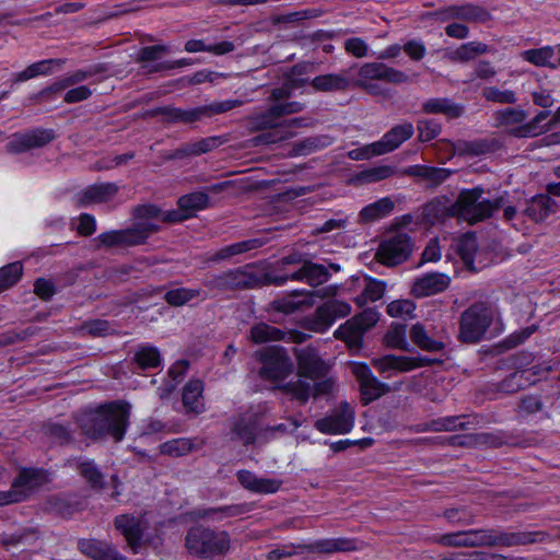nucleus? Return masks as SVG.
<instances>
[{
  "mask_svg": "<svg viewBox=\"0 0 560 560\" xmlns=\"http://www.w3.org/2000/svg\"><path fill=\"white\" fill-rule=\"evenodd\" d=\"M494 313L493 306L488 302L472 303L460 315L459 340L466 343L479 342L491 326Z\"/></svg>",
  "mask_w": 560,
  "mask_h": 560,
  "instance_id": "5",
  "label": "nucleus"
},
{
  "mask_svg": "<svg viewBox=\"0 0 560 560\" xmlns=\"http://www.w3.org/2000/svg\"><path fill=\"white\" fill-rule=\"evenodd\" d=\"M75 468L79 475L89 483L91 489L101 491L105 487L104 475L93 460L80 459Z\"/></svg>",
  "mask_w": 560,
  "mask_h": 560,
  "instance_id": "42",
  "label": "nucleus"
},
{
  "mask_svg": "<svg viewBox=\"0 0 560 560\" xmlns=\"http://www.w3.org/2000/svg\"><path fill=\"white\" fill-rule=\"evenodd\" d=\"M411 341L428 352H438L445 348L444 329L436 330L432 324L417 323L411 326Z\"/></svg>",
  "mask_w": 560,
  "mask_h": 560,
  "instance_id": "17",
  "label": "nucleus"
},
{
  "mask_svg": "<svg viewBox=\"0 0 560 560\" xmlns=\"http://www.w3.org/2000/svg\"><path fill=\"white\" fill-rule=\"evenodd\" d=\"M115 526L124 535L131 550L137 553L143 534L140 521L132 515L122 514L116 516Z\"/></svg>",
  "mask_w": 560,
  "mask_h": 560,
  "instance_id": "33",
  "label": "nucleus"
},
{
  "mask_svg": "<svg viewBox=\"0 0 560 560\" xmlns=\"http://www.w3.org/2000/svg\"><path fill=\"white\" fill-rule=\"evenodd\" d=\"M306 118L298 117L291 119H281L280 128L273 133H260L253 139L255 145L276 144L289 140L295 136L293 129L308 127Z\"/></svg>",
  "mask_w": 560,
  "mask_h": 560,
  "instance_id": "24",
  "label": "nucleus"
},
{
  "mask_svg": "<svg viewBox=\"0 0 560 560\" xmlns=\"http://www.w3.org/2000/svg\"><path fill=\"white\" fill-rule=\"evenodd\" d=\"M132 215L136 220L142 222H153L155 224H158V222H183L191 217L190 213H186L185 211H182L179 208L178 210L163 211L158 206L151 203L136 206L132 209Z\"/></svg>",
  "mask_w": 560,
  "mask_h": 560,
  "instance_id": "20",
  "label": "nucleus"
},
{
  "mask_svg": "<svg viewBox=\"0 0 560 560\" xmlns=\"http://www.w3.org/2000/svg\"><path fill=\"white\" fill-rule=\"evenodd\" d=\"M352 373L359 382L361 401L364 406L390 392V386L378 381L366 364H353Z\"/></svg>",
  "mask_w": 560,
  "mask_h": 560,
  "instance_id": "14",
  "label": "nucleus"
},
{
  "mask_svg": "<svg viewBox=\"0 0 560 560\" xmlns=\"http://www.w3.org/2000/svg\"><path fill=\"white\" fill-rule=\"evenodd\" d=\"M131 362L140 370L155 369L162 363L159 349L151 345H141L135 351Z\"/></svg>",
  "mask_w": 560,
  "mask_h": 560,
  "instance_id": "40",
  "label": "nucleus"
},
{
  "mask_svg": "<svg viewBox=\"0 0 560 560\" xmlns=\"http://www.w3.org/2000/svg\"><path fill=\"white\" fill-rule=\"evenodd\" d=\"M483 189L475 187L462 190L454 203L447 205L444 200H432L423 208V217L430 223L446 217H457L469 224L483 221L492 217L500 208L505 206L503 196L494 199H482Z\"/></svg>",
  "mask_w": 560,
  "mask_h": 560,
  "instance_id": "1",
  "label": "nucleus"
},
{
  "mask_svg": "<svg viewBox=\"0 0 560 560\" xmlns=\"http://www.w3.org/2000/svg\"><path fill=\"white\" fill-rule=\"evenodd\" d=\"M332 382L330 380H324L311 384L310 382L298 378L290 381L280 387L285 394L292 395L300 404H305L311 396L324 395L330 392Z\"/></svg>",
  "mask_w": 560,
  "mask_h": 560,
  "instance_id": "22",
  "label": "nucleus"
},
{
  "mask_svg": "<svg viewBox=\"0 0 560 560\" xmlns=\"http://www.w3.org/2000/svg\"><path fill=\"white\" fill-rule=\"evenodd\" d=\"M298 548L317 553L347 552L355 550L357 542L347 538H331L317 540L308 545H299Z\"/></svg>",
  "mask_w": 560,
  "mask_h": 560,
  "instance_id": "35",
  "label": "nucleus"
},
{
  "mask_svg": "<svg viewBox=\"0 0 560 560\" xmlns=\"http://www.w3.org/2000/svg\"><path fill=\"white\" fill-rule=\"evenodd\" d=\"M453 11L455 12L456 20L468 23H486L491 18L485 8L471 3L455 5Z\"/></svg>",
  "mask_w": 560,
  "mask_h": 560,
  "instance_id": "45",
  "label": "nucleus"
},
{
  "mask_svg": "<svg viewBox=\"0 0 560 560\" xmlns=\"http://www.w3.org/2000/svg\"><path fill=\"white\" fill-rule=\"evenodd\" d=\"M262 363L259 374L269 381L285 378L293 371V363L287 352L279 347H270L260 351Z\"/></svg>",
  "mask_w": 560,
  "mask_h": 560,
  "instance_id": "11",
  "label": "nucleus"
},
{
  "mask_svg": "<svg viewBox=\"0 0 560 560\" xmlns=\"http://www.w3.org/2000/svg\"><path fill=\"white\" fill-rule=\"evenodd\" d=\"M206 300L208 295L201 289H192V288H175L167 291L164 295V300L171 306H183L188 304L190 301L195 299Z\"/></svg>",
  "mask_w": 560,
  "mask_h": 560,
  "instance_id": "44",
  "label": "nucleus"
},
{
  "mask_svg": "<svg viewBox=\"0 0 560 560\" xmlns=\"http://www.w3.org/2000/svg\"><path fill=\"white\" fill-rule=\"evenodd\" d=\"M412 249L410 236L404 232H396L381 242L375 256L383 265L396 266L407 260Z\"/></svg>",
  "mask_w": 560,
  "mask_h": 560,
  "instance_id": "10",
  "label": "nucleus"
},
{
  "mask_svg": "<svg viewBox=\"0 0 560 560\" xmlns=\"http://www.w3.org/2000/svg\"><path fill=\"white\" fill-rule=\"evenodd\" d=\"M415 132L411 122H402L390 128L381 140L372 143V154L383 155L389 153L400 147L405 141L409 140Z\"/></svg>",
  "mask_w": 560,
  "mask_h": 560,
  "instance_id": "21",
  "label": "nucleus"
},
{
  "mask_svg": "<svg viewBox=\"0 0 560 560\" xmlns=\"http://www.w3.org/2000/svg\"><path fill=\"white\" fill-rule=\"evenodd\" d=\"M55 139L50 129H35L25 133L14 135L7 144V151L12 154L26 152L31 149L42 148Z\"/></svg>",
  "mask_w": 560,
  "mask_h": 560,
  "instance_id": "18",
  "label": "nucleus"
},
{
  "mask_svg": "<svg viewBox=\"0 0 560 560\" xmlns=\"http://www.w3.org/2000/svg\"><path fill=\"white\" fill-rule=\"evenodd\" d=\"M185 542L190 555L199 558H214L230 550L231 539L225 530L195 526L187 532Z\"/></svg>",
  "mask_w": 560,
  "mask_h": 560,
  "instance_id": "3",
  "label": "nucleus"
},
{
  "mask_svg": "<svg viewBox=\"0 0 560 560\" xmlns=\"http://www.w3.org/2000/svg\"><path fill=\"white\" fill-rule=\"evenodd\" d=\"M466 532L467 548L476 547H513L536 541L533 533L516 532L505 533L494 528H478Z\"/></svg>",
  "mask_w": 560,
  "mask_h": 560,
  "instance_id": "7",
  "label": "nucleus"
},
{
  "mask_svg": "<svg viewBox=\"0 0 560 560\" xmlns=\"http://www.w3.org/2000/svg\"><path fill=\"white\" fill-rule=\"evenodd\" d=\"M199 445L194 440L187 438L173 439L160 445V453L171 457L185 456L194 450H198Z\"/></svg>",
  "mask_w": 560,
  "mask_h": 560,
  "instance_id": "48",
  "label": "nucleus"
},
{
  "mask_svg": "<svg viewBox=\"0 0 560 560\" xmlns=\"http://www.w3.org/2000/svg\"><path fill=\"white\" fill-rule=\"evenodd\" d=\"M354 423V410L348 402H341L330 415L315 421L316 430L324 434H346Z\"/></svg>",
  "mask_w": 560,
  "mask_h": 560,
  "instance_id": "13",
  "label": "nucleus"
},
{
  "mask_svg": "<svg viewBox=\"0 0 560 560\" xmlns=\"http://www.w3.org/2000/svg\"><path fill=\"white\" fill-rule=\"evenodd\" d=\"M283 337L284 332L281 329L265 323H259L250 329V339L255 343L282 340Z\"/></svg>",
  "mask_w": 560,
  "mask_h": 560,
  "instance_id": "51",
  "label": "nucleus"
},
{
  "mask_svg": "<svg viewBox=\"0 0 560 560\" xmlns=\"http://www.w3.org/2000/svg\"><path fill=\"white\" fill-rule=\"evenodd\" d=\"M79 548L95 560H127L114 547L96 540H81Z\"/></svg>",
  "mask_w": 560,
  "mask_h": 560,
  "instance_id": "38",
  "label": "nucleus"
},
{
  "mask_svg": "<svg viewBox=\"0 0 560 560\" xmlns=\"http://www.w3.org/2000/svg\"><path fill=\"white\" fill-rule=\"evenodd\" d=\"M432 539L434 542L444 547L467 548V538L465 530L436 535Z\"/></svg>",
  "mask_w": 560,
  "mask_h": 560,
  "instance_id": "64",
  "label": "nucleus"
},
{
  "mask_svg": "<svg viewBox=\"0 0 560 560\" xmlns=\"http://www.w3.org/2000/svg\"><path fill=\"white\" fill-rule=\"evenodd\" d=\"M401 174L423 178L432 187H436L444 183L453 174V171L427 165H410L404 168Z\"/></svg>",
  "mask_w": 560,
  "mask_h": 560,
  "instance_id": "34",
  "label": "nucleus"
},
{
  "mask_svg": "<svg viewBox=\"0 0 560 560\" xmlns=\"http://www.w3.org/2000/svg\"><path fill=\"white\" fill-rule=\"evenodd\" d=\"M454 153L458 155H470L477 156L481 154H486L491 151L492 145L488 140L477 139V140H458L456 142L451 143Z\"/></svg>",
  "mask_w": 560,
  "mask_h": 560,
  "instance_id": "46",
  "label": "nucleus"
},
{
  "mask_svg": "<svg viewBox=\"0 0 560 560\" xmlns=\"http://www.w3.org/2000/svg\"><path fill=\"white\" fill-rule=\"evenodd\" d=\"M394 206H395L394 201L390 198H388V197L381 198L380 200L365 206L360 211V218L364 222H370V221H375V220L382 219V218L388 215L393 211Z\"/></svg>",
  "mask_w": 560,
  "mask_h": 560,
  "instance_id": "47",
  "label": "nucleus"
},
{
  "mask_svg": "<svg viewBox=\"0 0 560 560\" xmlns=\"http://www.w3.org/2000/svg\"><path fill=\"white\" fill-rule=\"evenodd\" d=\"M161 230L159 224L137 220L131 226L101 233L93 240L96 249L132 247L144 244L148 238Z\"/></svg>",
  "mask_w": 560,
  "mask_h": 560,
  "instance_id": "6",
  "label": "nucleus"
},
{
  "mask_svg": "<svg viewBox=\"0 0 560 560\" xmlns=\"http://www.w3.org/2000/svg\"><path fill=\"white\" fill-rule=\"evenodd\" d=\"M131 406L125 401H113L95 411L82 415L78 424L84 435L92 440L110 438L120 442L129 425Z\"/></svg>",
  "mask_w": 560,
  "mask_h": 560,
  "instance_id": "2",
  "label": "nucleus"
},
{
  "mask_svg": "<svg viewBox=\"0 0 560 560\" xmlns=\"http://www.w3.org/2000/svg\"><path fill=\"white\" fill-rule=\"evenodd\" d=\"M492 49L481 42H469L460 45L448 55L450 60L454 62H468L478 56L490 52Z\"/></svg>",
  "mask_w": 560,
  "mask_h": 560,
  "instance_id": "41",
  "label": "nucleus"
},
{
  "mask_svg": "<svg viewBox=\"0 0 560 560\" xmlns=\"http://www.w3.org/2000/svg\"><path fill=\"white\" fill-rule=\"evenodd\" d=\"M422 112L430 115L441 114L455 119L464 114V106L447 97H433L422 103Z\"/></svg>",
  "mask_w": 560,
  "mask_h": 560,
  "instance_id": "36",
  "label": "nucleus"
},
{
  "mask_svg": "<svg viewBox=\"0 0 560 560\" xmlns=\"http://www.w3.org/2000/svg\"><path fill=\"white\" fill-rule=\"evenodd\" d=\"M247 504H232L220 508L208 509L203 512L202 516L211 517L213 520H222L224 517H233L248 512Z\"/></svg>",
  "mask_w": 560,
  "mask_h": 560,
  "instance_id": "59",
  "label": "nucleus"
},
{
  "mask_svg": "<svg viewBox=\"0 0 560 560\" xmlns=\"http://www.w3.org/2000/svg\"><path fill=\"white\" fill-rule=\"evenodd\" d=\"M210 198L207 192L203 191H194L191 194H187L182 196L178 201V208L186 213H190L192 215L194 211L202 210L209 207Z\"/></svg>",
  "mask_w": 560,
  "mask_h": 560,
  "instance_id": "50",
  "label": "nucleus"
},
{
  "mask_svg": "<svg viewBox=\"0 0 560 560\" xmlns=\"http://www.w3.org/2000/svg\"><path fill=\"white\" fill-rule=\"evenodd\" d=\"M349 303L339 300H329L319 305L315 312L307 317V328L316 331H326L337 318L346 317L350 314Z\"/></svg>",
  "mask_w": 560,
  "mask_h": 560,
  "instance_id": "12",
  "label": "nucleus"
},
{
  "mask_svg": "<svg viewBox=\"0 0 560 560\" xmlns=\"http://www.w3.org/2000/svg\"><path fill=\"white\" fill-rule=\"evenodd\" d=\"M223 141L220 137H207L199 139L192 142L183 143L180 147L172 151L166 159L176 160V159H185L189 156H197L205 153H208L219 145H221Z\"/></svg>",
  "mask_w": 560,
  "mask_h": 560,
  "instance_id": "28",
  "label": "nucleus"
},
{
  "mask_svg": "<svg viewBox=\"0 0 560 560\" xmlns=\"http://www.w3.org/2000/svg\"><path fill=\"white\" fill-rule=\"evenodd\" d=\"M347 73V70H342L339 73L320 74L312 79L310 84L316 92L331 93L346 91L352 85V81Z\"/></svg>",
  "mask_w": 560,
  "mask_h": 560,
  "instance_id": "31",
  "label": "nucleus"
},
{
  "mask_svg": "<svg viewBox=\"0 0 560 560\" xmlns=\"http://www.w3.org/2000/svg\"><path fill=\"white\" fill-rule=\"evenodd\" d=\"M202 392L203 383L200 380H191L184 386L183 404L187 411L200 413L203 410Z\"/></svg>",
  "mask_w": 560,
  "mask_h": 560,
  "instance_id": "39",
  "label": "nucleus"
},
{
  "mask_svg": "<svg viewBox=\"0 0 560 560\" xmlns=\"http://www.w3.org/2000/svg\"><path fill=\"white\" fill-rule=\"evenodd\" d=\"M451 283L446 273L429 272L415 279L411 285V294L415 298H425L444 292Z\"/></svg>",
  "mask_w": 560,
  "mask_h": 560,
  "instance_id": "23",
  "label": "nucleus"
},
{
  "mask_svg": "<svg viewBox=\"0 0 560 560\" xmlns=\"http://www.w3.org/2000/svg\"><path fill=\"white\" fill-rule=\"evenodd\" d=\"M260 278L249 265L229 269L219 273L207 275L202 280L203 287L211 296L236 290L259 288Z\"/></svg>",
  "mask_w": 560,
  "mask_h": 560,
  "instance_id": "4",
  "label": "nucleus"
},
{
  "mask_svg": "<svg viewBox=\"0 0 560 560\" xmlns=\"http://www.w3.org/2000/svg\"><path fill=\"white\" fill-rule=\"evenodd\" d=\"M551 116L552 114L551 110L549 109H544L539 112L529 122L523 125L518 129V136L534 137L542 133L545 130L555 126L550 124V119L546 122V120L549 117L551 118Z\"/></svg>",
  "mask_w": 560,
  "mask_h": 560,
  "instance_id": "49",
  "label": "nucleus"
},
{
  "mask_svg": "<svg viewBox=\"0 0 560 560\" xmlns=\"http://www.w3.org/2000/svg\"><path fill=\"white\" fill-rule=\"evenodd\" d=\"M444 517L452 524L468 526L475 523L476 515L467 508L446 509Z\"/></svg>",
  "mask_w": 560,
  "mask_h": 560,
  "instance_id": "61",
  "label": "nucleus"
},
{
  "mask_svg": "<svg viewBox=\"0 0 560 560\" xmlns=\"http://www.w3.org/2000/svg\"><path fill=\"white\" fill-rule=\"evenodd\" d=\"M522 58L537 67L557 69L560 67V44L528 49L522 52Z\"/></svg>",
  "mask_w": 560,
  "mask_h": 560,
  "instance_id": "29",
  "label": "nucleus"
},
{
  "mask_svg": "<svg viewBox=\"0 0 560 560\" xmlns=\"http://www.w3.org/2000/svg\"><path fill=\"white\" fill-rule=\"evenodd\" d=\"M46 481L43 470L34 468H24L13 480L11 489L0 491V506L16 503L25 500L35 489L39 488Z\"/></svg>",
  "mask_w": 560,
  "mask_h": 560,
  "instance_id": "9",
  "label": "nucleus"
},
{
  "mask_svg": "<svg viewBox=\"0 0 560 560\" xmlns=\"http://www.w3.org/2000/svg\"><path fill=\"white\" fill-rule=\"evenodd\" d=\"M118 190L119 187L115 183L91 185L77 196V205L85 207L91 203L107 202L117 195Z\"/></svg>",
  "mask_w": 560,
  "mask_h": 560,
  "instance_id": "26",
  "label": "nucleus"
},
{
  "mask_svg": "<svg viewBox=\"0 0 560 560\" xmlns=\"http://www.w3.org/2000/svg\"><path fill=\"white\" fill-rule=\"evenodd\" d=\"M380 314L373 308H365L340 325L334 337L343 341L350 350L359 351L362 348L363 336L378 322Z\"/></svg>",
  "mask_w": 560,
  "mask_h": 560,
  "instance_id": "8",
  "label": "nucleus"
},
{
  "mask_svg": "<svg viewBox=\"0 0 560 560\" xmlns=\"http://www.w3.org/2000/svg\"><path fill=\"white\" fill-rule=\"evenodd\" d=\"M406 335L407 326L405 324H393L386 332L384 339L388 347L409 351L410 345L407 341Z\"/></svg>",
  "mask_w": 560,
  "mask_h": 560,
  "instance_id": "53",
  "label": "nucleus"
},
{
  "mask_svg": "<svg viewBox=\"0 0 560 560\" xmlns=\"http://www.w3.org/2000/svg\"><path fill=\"white\" fill-rule=\"evenodd\" d=\"M298 360L299 375L311 378L313 381L326 376L328 365L320 359L314 348L306 347L294 349Z\"/></svg>",
  "mask_w": 560,
  "mask_h": 560,
  "instance_id": "19",
  "label": "nucleus"
},
{
  "mask_svg": "<svg viewBox=\"0 0 560 560\" xmlns=\"http://www.w3.org/2000/svg\"><path fill=\"white\" fill-rule=\"evenodd\" d=\"M465 419L464 415L435 419L431 421V429L433 432L466 430L469 422Z\"/></svg>",
  "mask_w": 560,
  "mask_h": 560,
  "instance_id": "55",
  "label": "nucleus"
},
{
  "mask_svg": "<svg viewBox=\"0 0 560 560\" xmlns=\"http://www.w3.org/2000/svg\"><path fill=\"white\" fill-rule=\"evenodd\" d=\"M265 242L260 238H250L237 242L220 248L213 256V261L225 260L231 257L257 249L261 247Z\"/></svg>",
  "mask_w": 560,
  "mask_h": 560,
  "instance_id": "43",
  "label": "nucleus"
},
{
  "mask_svg": "<svg viewBox=\"0 0 560 560\" xmlns=\"http://www.w3.org/2000/svg\"><path fill=\"white\" fill-rule=\"evenodd\" d=\"M233 439L243 442L244 445L254 444L259 431L258 417L253 413L241 415L231 421Z\"/></svg>",
  "mask_w": 560,
  "mask_h": 560,
  "instance_id": "27",
  "label": "nucleus"
},
{
  "mask_svg": "<svg viewBox=\"0 0 560 560\" xmlns=\"http://www.w3.org/2000/svg\"><path fill=\"white\" fill-rule=\"evenodd\" d=\"M330 276V271L325 265L304 261L298 270L291 272L290 278L294 281H305L311 287H317L327 282Z\"/></svg>",
  "mask_w": 560,
  "mask_h": 560,
  "instance_id": "30",
  "label": "nucleus"
},
{
  "mask_svg": "<svg viewBox=\"0 0 560 560\" xmlns=\"http://www.w3.org/2000/svg\"><path fill=\"white\" fill-rule=\"evenodd\" d=\"M301 294L299 291H293L291 294L275 300L271 305L273 310L284 313L292 314L301 308L305 301H298L296 298Z\"/></svg>",
  "mask_w": 560,
  "mask_h": 560,
  "instance_id": "60",
  "label": "nucleus"
},
{
  "mask_svg": "<svg viewBox=\"0 0 560 560\" xmlns=\"http://www.w3.org/2000/svg\"><path fill=\"white\" fill-rule=\"evenodd\" d=\"M200 106L194 108H179L174 106L155 107L149 112V115L163 116L165 124H194L200 121L201 118Z\"/></svg>",
  "mask_w": 560,
  "mask_h": 560,
  "instance_id": "25",
  "label": "nucleus"
},
{
  "mask_svg": "<svg viewBox=\"0 0 560 560\" xmlns=\"http://www.w3.org/2000/svg\"><path fill=\"white\" fill-rule=\"evenodd\" d=\"M385 282L376 279L369 278L366 279V284L362 294L357 296L355 302L358 305L362 306L366 302H375L383 298L385 292Z\"/></svg>",
  "mask_w": 560,
  "mask_h": 560,
  "instance_id": "54",
  "label": "nucleus"
},
{
  "mask_svg": "<svg viewBox=\"0 0 560 560\" xmlns=\"http://www.w3.org/2000/svg\"><path fill=\"white\" fill-rule=\"evenodd\" d=\"M557 210V202L548 195H537L528 202L523 213L534 222H541Z\"/></svg>",
  "mask_w": 560,
  "mask_h": 560,
  "instance_id": "37",
  "label": "nucleus"
},
{
  "mask_svg": "<svg viewBox=\"0 0 560 560\" xmlns=\"http://www.w3.org/2000/svg\"><path fill=\"white\" fill-rule=\"evenodd\" d=\"M433 363L434 360L424 355L406 357L387 354L373 361V365L380 373H386L390 370L405 373L419 368L430 366Z\"/></svg>",
  "mask_w": 560,
  "mask_h": 560,
  "instance_id": "16",
  "label": "nucleus"
},
{
  "mask_svg": "<svg viewBox=\"0 0 560 560\" xmlns=\"http://www.w3.org/2000/svg\"><path fill=\"white\" fill-rule=\"evenodd\" d=\"M419 140L428 142L435 139L442 130L441 124L434 119H420L417 124Z\"/></svg>",
  "mask_w": 560,
  "mask_h": 560,
  "instance_id": "63",
  "label": "nucleus"
},
{
  "mask_svg": "<svg viewBox=\"0 0 560 560\" xmlns=\"http://www.w3.org/2000/svg\"><path fill=\"white\" fill-rule=\"evenodd\" d=\"M328 137H314L306 138L302 141L295 142L293 144L291 156L305 155L310 154L318 148L326 147L329 141Z\"/></svg>",
  "mask_w": 560,
  "mask_h": 560,
  "instance_id": "57",
  "label": "nucleus"
},
{
  "mask_svg": "<svg viewBox=\"0 0 560 560\" xmlns=\"http://www.w3.org/2000/svg\"><path fill=\"white\" fill-rule=\"evenodd\" d=\"M482 96L490 102L500 104H515L517 102L516 95L511 90H500L495 86H488L482 90Z\"/></svg>",
  "mask_w": 560,
  "mask_h": 560,
  "instance_id": "62",
  "label": "nucleus"
},
{
  "mask_svg": "<svg viewBox=\"0 0 560 560\" xmlns=\"http://www.w3.org/2000/svg\"><path fill=\"white\" fill-rule=\"evenodd\" d=\"M244 104L242 100H225L221 102H213L209 105L200 106L201 118H209L214 115L223 114L240 107Z\"/></svg>",
  "mask_w": 560,
  "mask_h": 560,
  "instance_id": "58",
  "label": "nucleus"
},
{
  "mask_svg": "<svg viewBox=\"0 0 560 560\" xmlns=\"http://www.w3.org/2000/svg\"><path fill=\"white\" fill-rule=\"evenodd\" d=\"M477 240L475 234L467 233L463 235L457 243V253L464 261L465 266L470 270H474V256L477 252Z\"/></svg>",
  "mask_w": 560,
  "mask_h": 560,
  "instance_id": "52",
  "label": "nucleus"
},
{
  "mask_svg": "<svg viewBox=\"0 0 560 560\" xmlns=\"http://www.w3.org/2000/svg\"><path fill=\"white\" fill-rule=\"evenodd\" d=\"M280 125L281 119L275 105L246 118V128L250 132L273 133Z\"/></svg>",
  "mask_w": 560,
  "mask_h": 560,
  "instance_id": "32",
  "label": "nucleus"
},
{
  "mask_svg": "<svg viewBox=\"0 0 560 560\" xmlns=\"http://www.w3.org/2000/svg\"><path fill=\"white\" fill-rule=\"evenodd\" d=\"M22 275L23 266L20 261L0 268V292L14 285Z\"/></svg>",
  "mask_w": 560,
  "mask_h": 560,
  "instance_id": "56",
  "label": "nucleus"
},
{
  "mask_svg": "<svg viewBox=\"0 0 560 560\" xmlns=\"http://www.w3.org/2000/svg\"><path fill=\"white\" fill-rule=\"evenodd\" d=\"M471 440L478 447H500L502 445L529 447L538 443V439L533 434L521 436L503 431L475 433Z\"/></svg>",
  "mask_w": 560,
  "mask_h": 560,
  "instance_id": "15",
  "label": "nucleus"
}]
</instances>
